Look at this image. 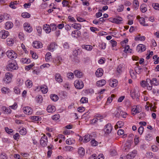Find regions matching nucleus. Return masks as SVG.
<instances>
[{"instance_id":"1","label":"nucleus","mask_w":159,"mask_h":159,"mask_svg":"<svg viewBox=\"0 0 159 159\" xmlns=\"http://www.w3.org/2000/svg\"><path fill=\"white\" fill-rule=\"evenodd\" d=\"M9 64L7 67V70L11 71L12 70H16L18 69L17 63L14 61H9Z\"/></svg>"},{"instance_id":"2","label":"nucleus","mask_w":159,"mask_h":159,"mask_svg":"<svg viewBox=\"0 0 159 159\" xmlns=\"http://www.w3.org/2000/svg\"><path fill=\"white\" fill-rule=\"evenodd\" d=\"M12 74L10 72L7 73L5 74V77L3 79V81L6 84H8L11 82L12 80Z\"/></svg>"},{"instance_id":"3","label":"nucleus","mask_w":159,"mask_h":159,"mask_svg":"<svg viewBox=\"0 0 159 159\" xmlns=\"http://www.w3.org/2000/svg\"><path fill=\"white\" fill-rule=\"evenodd\" d=\"M7 57L11 59H15L17 57V55L14 51L11 50H8L6 53Z\"/></svg>"},{"instance_id":"4","label":"nucleus","mask_w":159,"mask_h":159,"mask_svg":"<svg viewBox=\"0 0 159 159\" xmlns=\"http://www.w3.org/2000/svg\"><path fill=\"white\" fill-rule=\"evenodd\" d=\"M48 143L47 137L44 134L40 140V143L43 147L47 146Z\"/></svg>"},{"instance_id":"5","label":"nucleus","mask_w":159,"mask_h":159,"mask_svg":"<svg viewBox=\"0 0 159 159\" xmlns=\"http://www.w3.org/2000/svg\"><path fill=\"white\" fill-rule=\"evenodd\" d=\"M75 87L78 89H81L84 87V84L82 81L80 80H76L74 82Z\"/></svg>"},{"instance_id":"6","label":"nucleus","mask_w":159,"mask_h":159,"mask_svg":"<svg viewBox=\"0 0 159 159\" xmlns=\"http://www.w3.org/2000/svg\"><path fill=\"white\" fill-rule=\"evenodd\" d=\"M112 129V127L111 124L108 123L107 124L104 129V130L106 133L109 134L110 133Z\"/></svg>"},{"instance_id":"7","label":"nucleus","mask_w":159,"mask_h":159,"mask_svg":"<svg viewBox=\"0 0 159 159\" xmlns=\"http://www.w3.org/2000/svg\"><path fill=\"white\" fill-rule=\"evenodd\" d=\"M24 27L25 30L28 32L30 33L32 31V28L28 23H25L24 24Z\"/></svg>"},{"instance_id":"8","label":"nucleus","mask_w":159,"mask_h":159,"mask_svg":"<svg viewBox=\"0 0 159 159\" xmlns=\"http://www.w3.org/2000/svg\"><path fill=\"white\" fill-rule=\"evenodd\" d=\"M137 50L138 52H142L146 50V46L145 45L142 44H139L137 47Z\"/></svg>"},{"instance_id":"9","label":"nucleus","mask_w":159,"mask_h":159,"mask_svg":"<svg viewBox=\"0 0 159 159\" xmlns=\"http://www.w3.org/2000/svg\"><path fill=\"white\" fill-rule=\"evenodd\" d=\"M9 35L8 32L6 30H2L0 32V35L3 39H5Z\"/></svg>"},{"instance_id":"10","label":"nucleus","mask_w":159,"mask_h":159,"mask_svg":"<svg viewBox=\"0 0 159 159\" xmlns=\"http://www.w3.org/2000/svg\"><path fill=\"white\" fill-rule=\"evenodd\" d=\"M131 95L133 99L136 98L137 101L139 99L138 92H137L135 90H133V91L131 92Z\"/></svg>"},{"instance_id":"11","label":"nucleus","mask_w":159,"mask_h":159,"mask_svg":"<svg viewBox=\"0 0 159 159\" xmlns=\"http://www.w3.org/2000/svg\"><path fill=\"white\" fill-rule=\"evenodd\" d=\"M23 110L25 113L28 115L31 114L32 113V111L30 107H26L23 108Z\"/></svg>"},{"instance_id":"12","label":"nucleus","mask_w":159,"mask_h":159,"mask_svg":"<svg viewBox=\"0 0 159 159\" xmlns=\"http://www.w3.org/2000/svg\"><path fill=\"white\" fill-rule=\"evenodd\" d=\"M80 31L78 30H75L72 32L71 35L74 38H77L78 37L80 36Z\"/></svg>"},{"instance_id":"13","label":"nucleus","mask_w":159,"mask_h":159,"mask_svg":"<svg viewBox=\"0 0 159 159\" xmlns=\"http://www.w3.org/2000/svg\"><path fill=\"white\" fill-rule=\"evenodd\" d=\"M55 79L58 83H61L63 81L62 77L59 73H57L55 75Z\"/></svg>"},{"instance_id":"14","label":"nucleus","mask_w":159,"mask_h":159,"mask_svg":"<svg viewBox=\"0 0 159 159\" xmlns=\"http://www.w3.org/2000/svg\"><path fill=\"white\" fill-rule=\"evenodd\" d=\"M33 46L34 48H41L42 46L41 43L39 41H35L33 42Z\"/></svg>"},{"instance_id":"15","label":"nucleus","mask_w":159,"mask_h":159,"mask_svg":"<svg viewBox=\"0 0 159 159\" xmlns=\"http://www.w3.org/2000/svg\"><path fill=\"white\" fill-rule=\"evenodd\" d=\"M146 86L148 90H151L152 89V84L151 83V80L149 79H148L146 80Z\"/></svg>"},{"instance_id":"16","label":"nucleus","mask_w":159,"mask_h":159,"mask_svg":"<svg viewBox=\"0 0 159 159\" xmlns=\"http://www.w3.org/2000/svg\"><path fill=\"white\" fill-rule=\"evenodd\" d=\"M137 18L139 20L140 23L143 26H148V24H145V19L143 17H141L139 16H137Z\"/></svg>"},{"instance_id":"17","label":"nucleus","mask_w":159,"mask_h":159,"mask_svg":"<svg viewBox=\"0 0 159 159\" xmlns=\"http://www.w3.org/2000/svg\"><path fill=\"white\" fill-rule=\"evenodd\" d=\"M47 110L48 112L52 113L54 112L56 109L54 106L49 105L48 107Z\"/></svg>"},{"instance_id":"18","label":"nucleus","mask_w":159,"mask_h":159,"mask_svg":"<svg viewBox=\"0 0 159 159\" xmlns=\"http://www.w3.org/2000/svg\"><path fill=\"white\" fill-rule=\"evenodd\" d=\"M109 85L111 87H115L117 86L118 84V81L115 79H113L112 80H110Z\"/></svg>"},{"instance_id":"19","label":"nucleus","mask_w":159,"mask_h":159,"mask_svg":"<svg viewBox=\"0 0 159 159\" xmlns=\"http://www.w3.org/2000/svg\"><path fill=\"white\" fill-rule=\"evenodd\" d=\"M103 70L102 68H99L95 72L96 76L98 77L102 76L103 74Z\"/></svg>"},{"instance_id":"20","label":"nucleus","mask_w":159,"mask_h":159,"mask_svg":"<svg viewBox=\"0 0 159 159\" xmlns=\"http://www.w3.org/2000/svg\"><path fill=\"white\" fill-rule=\"evenodd\" d=\"M106 81L104 80H102L97 82L96 85L99 87L103 86L106 84Z\"/></svg>"},{"instance_id":"21","label":"nucleus","mask_w":159,"mask_h":159,"mask_svg":"<svg viewBox=\"0 0 159 159\" xmlns=\"http://www.w3.org/2000/svg\"><path fill=\"white\" fill-rule=\"evenodd\" d=\"M137 153V151L134 150L130 154H128L126 157L128 159H130L133 158L135 156V154Z\"/></svg>"},{"instance_id":"22","label":"nucleus","mask_w":159,"mask_h":159,"mask_svg":"<svg viewBox=\"0 0 159 159\" xmlns=\"http://www.w3.org/2000/svg\"><path fill=\"white\" fill-rule=\"evenodd\" d=\"M43 28L47 33H49L51 32V29L49 25L47 24H45L43 25Z\"/></svg>"},{"instance_id":"23","label":"nucleus","mask_w":159,"mask_h":159,"mask_svg":"<svg viewBox=\"0 0 159 159\" xmlns=\"http://www.w3.org/2000/svg\"><path fill=\"white\" fill-rule=\"evenodd\" d=\"M122 18L118 16L116 18H114L113 23H116L117 24H119L121 23V21H122Z\"/></svg>"},{"instance_id":"24","label":"nucleus","mask_w":159,"mask_h":159,"mask_svg":"<svg viewBox=\"0 0 159 159\" xmlns=\"http://www.w3.org/2000/svg\"><path fill=\"white\" fill-rule=\"evenodd\" d=\"M13 25V24L12 22L10 21H8L6 23L5 28L6 29L8 30L11 28Z\"/></svg>"},{"instance_id":"25","label":"nucleus","mask_w":159,"mask_h":159,"mask_svg":"<svg viewBox=\"0 0 159 159\" xmlns=\"http://www.w3.org/2000/svg\"><path fill=\"white\" fill-rule=\"evenodd\" d=\"M74 73L76 76L79 78L82 77L83 75L82 72L78 71V70H75L74 71Z\"/></svg>"},{"instance_id":"26","label":"nucleus","mask_w":159,"mask_h":159,"mask_svg":"<svg viewBox=\"0 0 159 159\" xmlns=\"http://www.w3.org/2000/svg\"><path fill=\"white\" fill-rule=\"evenodd\" d=\"M133 7L135 10H137L139 7V3L138 0H134L133 3Z\"/></svg>"},{"instance_id":"27","label":"nucleus","mask_w":159,"mask_h":159,"mask_svg":"<svg viewBox=\"0 0 159 159\" xmlns=\"http://www.w3.org/2000/svg\"><path fill=\"white\" fill-rule=\"evenodd\" d=\"M78 152L80 155L83 156L85 154L84 149L82 147L78 149Z\"/></svg>"},{"instance_id":"28","label":"nucleus","mask_w":159,"mask_h":159,"mask_svg":"<svg viewBox=\"0 0 159 159\" xmlns=\"http://www.w3.org/2000/svg\"><path fill=\"white\" fill-rule=\"evenodd\" d=\"M55 48V44L54 43H52L48 47V49L49 50L51 51H53Z\"/></svg>"},{"instance_id":"29","label":"nucleus","mask_w":159,"mask_h":159,"mask_svg":"<svg viewBox=\"0 0 159 159\" xmlns=\"http://www.w3.org/2000/svg\"><path fill=\"white\" fill-rule=\"evenodd\" d=\"M82 48L87 50L90 51L93 49V47L90 45H83L82 46Z\"/></svg>"},{"instance_id":"30","label":"nucleus","mask_w":159,"mask_h":159,"mask_svg":"<svg viewBox=\"0 0 159 159\" xmlns=\"http://www.w3.org/2000/svg\"><path fill=\"white\" fill-rule=\"evenodd\" d=\"M2 110L4 111V113L7 114L11 113V111L10 108L7 107H3L2 108Z\"/></svg>"},{"instance_id":"31","label":"nucleus","mask_w":159,"mask_h":159,"mask_svg":"<svg viewBox=\"0 0 159 159\" xmlns=\"http://www.w3.org/2000/svg\"><path fill=\"white\" fill-rule=\"evenodd\" d=\"M40 90L42 93H46L48 91V88L45 85L41 87Z\"/></svg>"},{"instance_id":"32","label":"nucleus","mask_w":159,"mask_h":159,"mask_svg":"<svg viewBox=\"0 0 159 159\" xmlns=\"http://www.w3.org/2000/svg\"><path fill=\"white\" fill-rule=\"evenodd\" d=\"M20 62L24 64H28L30 62L31 60L29 59H27L25 58H22L20 60Z\"/></svg>"},{"instance_id":"33","label":"nucleus","mask_w":159,"mask_h":159,"mask_svg":"<svg viewBox=\"0 0 159 159\" xmlns=\"http://www.w3.org/2000/svg\"><path fill=\"white\" fill-rule=\"evenodd\" d=\"M7 40L8 45L10 46H12L14 43V41L12 39L8 38Z\"/></svg>"},{"instance_id":"34","label":"nucleus","mask_w":159,"mask_h":159,"mask_svg":"<svg viewBox=\"0 0 159 159\" xmlns=\"http://www.w3.org/2000/svg\"><path fill=\"white\" fill-rule=\"evenodd\" d=\"M10 89L4 87L2 88L1 91L4 94L10 92Z\"/></svg>"},{"instance_id":"35","label":"nucleus","mask_w":159,"mask_h":159,"mask_svg":"<svg viewBox=\"0 0 159 159\" xmlns=\"http://www.w3.org/2000/svg\"><path fill=\"white\" fill-rule=\"evenodd\" d=\"M71 27L77 30L80 29L81 28V26L80 24L76 23L72 24Z\"/></svg>"},{"instance_id":"36","label":"nucleus","mask_w":159,"mask_h":159,"mask_svg":"<svg viewBox=\"0 0 159 159\" xmlns=\"http://www.w3.org/2000/svg\"><path fill=\"white\" fill-rule=\"evenodd\" d=\"M51 99L53 101L55 102L58 99V97L55 94H52L50 95Z\"/></svg>"},{"instance_id":"37","label":"nucleus","mask_w":159,"mask_h":159,"mask_svg":"<svg viewBox=\"0 0 159 159\" xmlns=\"http://www.w3.org/2000/svg\"><path fill=\"white\" fill-rule=\"evenodd\" d=\"M90 137H92L89 134L86 135L84 136V139L83 142L86 143L89 141L90 139Z\"/></svg>"},{"instance_id":"38","label":"nucleus","mask_w":159,"mask_h":159,"mask_svg":"<svg viewBox=\"0 0 159 159\" xmlns=\"http://www.w3.org/2000/svg\"><path fill=\"white\" fill-rule=\"evenodd\" d=\"M145 39V37L144 36H140V35H139L138 37H136L135 38V40L136 41L140 40V41H144Z\"/></svg>"},{"instance_id":"39","label":"nucleus","mask_w":159,"mask_h":159,"mask_svg":"<svg viewBox=\"0 0 159 159\" xmlns=\"http://www.w3.org/2000/svg\"><path fill=\"white\" fill-rule=\"evenodd\" d=\"M151 83L152 84L154 85L157 86L159 84V82L158 81L157 79L155 78H153L152 80H151Z\"/></svg>"},{"instance_id":"40","label":"nucleus","mask_w":159,"mask_h":159,"mask_svg":"<svg viewBox=\"0 0 159 159\" xmlns=\"http://www.w3.org/2000/svg\"><path fill=\"white\" fill-rule=\"evenodd\" d=\"M51 56V53L50 52H48L45 55V60L47 61H48L50 58Z\"/></svg>"},{"instance_id":"41","label":"nucleus","mask_w":159,"mask_h":159,"mask_svg":"<svg viewBox=\"0 0 159 159\" xmlns=\"http://www.w3.org/2000/svg\"><path fill=\"white\" fill-rule=\"evenodd\" d=\"M25 84L29 88H30L32 86V82L29 80H26Z\"/></svg>"},{"instance_id":"42","label":"nucleus","mask_w":159,"mask_h":159,"mask_svg":"<svg viewBox=\"0 0 159 159\" xmlns=\"http://www.w3.org/2000/svg\"><path fill=\"white\" fill-rule=\"evenodd\" d=\"M129 73L131 77L132 78H135L136 76H135L136 73L132 69H130L129 70Z\"/></svg>"},{"instance_id":"43","label":"nucleus","mask_w":159,"mask_h":159,"mask_svg":"<svg viewBox=\"0 0 159 159\" xmlns=\"http://www.w3.org/2000/svg\"><path fill=\"white\" fill-rule=\"evenodd\" d=\"M62 61V58L60 56L57 57L56 59V62L57 65L61 64V61Z\"/></svg>"},{"instance_id":"44","label":"nucleus","mask_w":159,"mask_h":159,"mask_svg":"<svg viewBox=\"0 0 159 159\" xmlns=\"http://www.w3.org/2000/svg\"><path fill=\"white\" fill-rule=\"evenodd\" d=\"M49 26L51 29V30H52V31H55L57 29V26L56 24H55L52 23L50 24Z\"/></svg>"},{"instance_id":"45","label":"nucleus","mask_w":159,"mask_h":159,"mask_svg":"<svg viewBox=\"0 0 159 159\" xmlns=\"http://www.w3.org/2000/svg\"><path fill=\"white\" fill-rule=\"evenodd\" d=\"M145 5L144 4H143L141 5L140 7L141 10L143 13L145 12L147 10V8L144 7Z\"/></svg>"},{"instance_id":"46","label":"nucleus","mask_w":159,"mask_h":159,"mask_svg":"<svg viewBox=\"0 0 159 159\" xmlns=\"http://www.w3.org/2000/svg\"><path fill=\"white\" fill-rule=\"evenodd\" d=\"M132 111H134L135 113H132L133 115H134L135 114L137 113H139L141 111L139 109H138V108L136 107L135 108H133L132 109Z\"/></svg>"},{"instance_id":"47","label":"nucleus","mask_w":159,"mask_h":159,"mask_svg":"<svg viewBox=\"0 0 159 159\" xmlns=\"http://www.w3.org/2000/svg\"><path fill=\"white\" fill-rule=\"evenodd\" d=\"M21 16L23 17V18H29L30 16V15L27 12H23L21 14Z\"/></svg>"},{"instance_id":"48","label":"nucleus","mask_w":159,"mask_h":159,"mask_svg":"<svg viewBox=\"0 0 159 159\" xmlns=\"http://www.w3.org/2000/svg\"><path fill=\"white\" fill-rule=\"evenodd\" d=\"M91 145L93 146H96L98 144V142L95 139H92L90 142Z\"/></svg>"},{"instance_id":"49","label":"nucleus","mask_w":159,"mask_h":159,"mask_svg":"<svg viewBox=\"0 0 159 159\" xmlns=\"http://www.w3.org/2000/svg\"><path fill=\"white\" fill-rule=\"evenodd\" d=\"M134 70L136 72L139 74L140 73L142 70V69L140 67H136Z\"/></svg>"},{"instance_id":"50","label":"nucleus","mask_w":159,"mask_h":159,"mask_svg":"<svg viewBox=\"0 0 159 159\" xmlns=\"http://www.w3.org/2000/svg\"><path fill=\"white\" fill-rule=\"evenodd\" d=\"M17 1H14V2H11L9 5V6L13 9H15L16 7L15 5H16L17 4Z\"/></svg>"},{"instance_id":"51","label":"nucleus","mask_w":159,"mask_h":159,"mask_svg":"<svg viewBox=\"0 0 159 159\" xmlns=\"http://www.w3.org/2000/svg\"><path fill=\"white\" fill-rule=\"evenodd\" d=\"M152 6L153 8L157 10H159V4L158 3H153Z\"/></svg>"},{"instance_id":"52","label":"nucleus","mask_w":159,"mask_h":159,"mask_svg":"<svg viewBox=\"0 0 159 159\" xmlns=\"http://www.w3.org/2000/svg\"><path fill=\"white\" fill-rule=\"evenodd\" d=\"M146 154L147 156L149 158H152L154 157V154L151 152H147Z\"/></svg>"},{"instance_id":"53","label":"nucleus","mask_w":159,"mask_h":159,"mask_svg":"<svg viewBox=\"0 0 159 159\" xmlns=\"http://www.w3.org/2000/svg\"><path fill=\"white\" fill-rule=\"evenodd\" d=\"M145 139L147 140L150 141L152 139V137L150 134H147L145 136Z\"/></svg>"},{"instance_id":"54","label":"nucleus","mask_w":159,"mask_h":159,"mask_svg":"<svg viewBox=\"0 0 159 159\" xmlns=\"http://www.w3.org/2000/svg\"><path fill=\"white\" fill-rule=\"evenodd\" d=\"M30 54L32 55V56L33 58L36 59L38 58V56L35 53H34L33 51H30Z\"/></svg>"},{"instance_id":"55","label":"nucleus","mask_w":159,"mask_h":159,"mask_svg":"<svg viewBox=\"0 0 159 159\" xmlns=\"http://www.w3.org/2000/svg\"><path fill=\"white\" fill-rule=\"evenodd\" d=\"M115 97V95L114 94H112L111 95V97H109L107 100V102H108L109 103H110L113 100V98H114Z\"/></svg>"},{"instance_id":"56","label":"nucleus","mask_w":159,"mask_h":159,"mask_svg":"<svg viewBox=\"0 0 159 159\" xmlns=\"http://www.w3.org/2000/svg\"><path fill=\"white\" fill-rule=\"evenodd\" d=\"M20 134L22 135H25L26 133V129L25 128H22L19 131Z\"/></svg>"},{"instance_id":"57","label":"nucleus","mask_w":159,"mask_h":159,"mask_svg":"<svg viewBox=\"0 0 159 159\" xmlns=\"http://www.w3.org/2000/svg\"><path fill=\"white\" fill-rule=\"evenodd\" d=\"M124 123L122 121H118L117 122L116 126H117L118 127L121 128L123 125Z\"/></svg>"},{"instance_id":"58","label":"nucleus","mask_w":159,"mask_h":159,"mask_svg":"<svg viewBox=\"0 0 159 159\" xmlns=\"http://www.w3.org/2000/svg\"><path fill=\"white\" fill-rule=\"evenodd\" d=\"M1 159H7V156L4 153H2L0 155Z\"/></svg>"},{"instance_id":"59","label":"nucleus","mask_w":159,"mask_h":159,"mask_svg":"<svg viewBox=\"0 0 159 159\" xmlns=\"http://www.w3.org/2000/svg\"><path fill=\"white\" fill-rule=\"evenodd\" d=\"M60 118V116L58 114H56L52 116V119L54 120H57Z\"/></svg>"},{"instance_id":"60","label":"nucleus","mask_w":159,"mask_h":159,"mask_svg":"<svg viewBox=\"0 0 159 159\" xmlns=\"http://www.w3.org/2000/svg\"><path fill=\"white\" fill-rule=\"evenodd\" d=\"M31 119L35 121H40L41 120V118L39 116H32Z\"/></svg>"},{"instance_id":"61","label":"nucleus","mask_w":159,"mask_h":159,"mask_svg":"<svg viewBox=\"0 0 159 159\" xmlns=\"http://www.w3.org/2000/svg\"><path fill=\"white\" fill-rule=\"evenodd\" d=\"M151 148L152 151L154 152H156L158 150V148L157 146L156 145H152L151 146Z\"/></svg>"},{"instance_id":"62","label":"nucleus","mask_w":159,"mask_h":159,"mask_svg":"<svg viewBox=\"0 0 159 159\" xmlns=\"http://www.w3.org/2000/svg\"><path fill=\"white\" fill-rule=\"evenodd\" d=\"M130 145L128 144L125 146L123 148L124 151L127 152L129 151V149L130 148Z\"/></svg>"},{"instance_id":"63","label":"nucleus","mask_w":159,"mask_h":159,"mask_svg":"<svg viewBox=\"0 0 159 159\" xmlns=\"http://www.w3.org/2000/svg\"><path fill=\"white\" fill-rule=\"evenodd\" d=\"M68 77L70 79H73L74 78V75L73 73H69L67 74Z\"/></svg>"},{"instance_id":"64","label":"nucleus","mask_w":159,"mask_h":159,"mask_svg":"<svg viewBox=\"0 0 159 159\" xmlns=\"http://www.w3.org/2000/svg\"><path fill=\"white\" fill-rule=\"evenodd\" d=\"M143 127L142 126H140L139 128L138 131L140 134H142L143 131Z\"/></svg>"}]
</instances>
